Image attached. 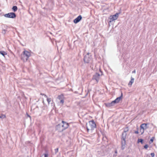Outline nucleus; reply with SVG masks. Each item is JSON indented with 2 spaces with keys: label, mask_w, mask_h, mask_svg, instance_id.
<instances>
[{
  "label": "nucleus",
  "mask_w": 157,
  "mask_h": 157,
  "mask_svg": "<svg viewBox=\"0 0 157 157\" xmlns=\"http://www.w3.org/2000/svg\"><path fill=\"white\" fill-rule=\"evenodd\" d=\"M144 129H143L141 128V129H140V132L141 133V134H142L144 132Z\"/></svg>",
  "instance_id": "nucleus-25"
},
{
  "label": "nucleus",
  "mask_w": 157,
  "mask_h": 157,
  "mask_svg": "<svg viewBox=\"0 0 157 157\" xmlns=\"http://www.w3.org/2000/svg\"><path fill=\"white\" fill-rule=\"evenodd\" d=\"M61 126H59V128H57V126H56V129H57V130H58V131H59V132H62V131H60V129H60V128H61Z\"/></svg>",
  "instance_id": "nucleus-23"
},
{
  "label": "nucleus",
  "mask_w": 157,
  "mask_h": 157,
  "mask_svg": "<svg viewBox=\"0 0 157 157\" xmlns=\"http://www.w3.org/2000/svg\"><path fill=\"white\" fill-rule=\"evenodd\" d=\"M17 7L16 6H13L12 8V10L14 12L16 11L17 10Z\"/></svg>",
  "instance_id": "nucleus-17"
},
{
  "label": "nucleus",
  "mask_w": 157,
  "mask_h": 157,
  "mask_svg": "<svg viewBox=\"0 0 157 157\" xmlns=\"http://www.w3.org/2000/svg\"><path fill=\"white\" fill-rule=\"evenodd\" d=\"M41 94L42 95H44V97H45L47 98H48V97L46 96V95L45 94Z\"/></svg>",
  "instance_id": "nucleus-32"
},
{
  "label": "nucleus",
  "mask_w": 157,
  "mask_h": 157,
  "mask_svg": "<svg viewBox=\"0 0 157 157\" xmlns=\"http://www.w3.org/2000/svg\"><path fill=\"white\" fill-rule=\"evenodd\" d=\"M92 59L91 55L90 53H88L84 57V61L85 63H91L92 62Z\"/></svg>",
  "instance_id": "nucleus-3"
},
{
  "label": "nucleus",
  "mask_w": 157,
  "mask_h": 157,
  "mask_svg": "<svg viewBox=\"0 0 157 157\" xmlns=\"http://www.w3.org/2000/svg\"><path fill=\"white\" fill-rule=\"evenodd\" d=\"M0 54L2 55L3 56H4L5 55L7 54V53L4 51H0Z\"/></svg>",
  "instance_id": "nucleus-16"
},
{
  "label": "nucleus",
  "mask_w": 157,
  "mask_h": 157,
  "mask_svg": "<svg viewBox=\"0 0 157 157\" xmlns=\"http://www.w3.org/2000/svg\"><path fill=\"white\" fill-rule=\"evenodd\" d=\"M30 56L31 53L30 52L25 50L23 51V54L21 55V59L24 62H26Z\"/></svg>",
  "instance_id": "nucleus-1"
},
{
  "label": "nucleus",
  "mask_w": 157,
  "mask_h": 157,
  "mask_svg": "<svg viewBox=\"0 0 157 157\" xmlns=\"http://www.w3.org/2000/svg\"><path fill=\"white\" fill-rule=\"evenodd\" d=\"M51 98H47V101L48 102V104H49L50 102H51Z\"/></svg>",
  "instance_id": "nucleus-20"
},
{
  "label": "nucleus",
  "mask_w": 157,
  "mask_h": 157,
  "mask_svg": "<svg viewBox=\"0 0 157 157\" xmlns=\"http://www.w3.org/2000/svg\"><path fill=\"white\" fill-rule=\"evenodd\" d=\"M151 156L152 157H153L154 156H155V154L154 153H151Z\"/></svg>",
  "instance_id": "nucleus-29"
},
{
  "label": "nucleus",
  "mask_w": 157,
  "mask_h": 157,
  "mask_svg": "<svg viewBox=\"0 0 157 157\" xmlns=\"http://www.w3.org/2000/svg\"><path fill=\"white\" fill-rule=\"evenodd\" d=\"M44 157H48V154H44Z\"/></svg>",
  "instance_id": "nucleus-31"
},
{
  "label": "nucleus",
  "mask_w": 157,
  "mask_h": 157,
  "mask_svg": "<svg viewBox=\"0 0 157 157\" xmlns=\"http://www.w3.org/2000/svg\"><path fill=\"white\" fill-rule=\"evenodd\" d=\"M58 149L57 148L56 149V152H57L58 151Z\"/></svg>",
  "instance_id": "nucleus-36"
},
{
  "label": "nucleus",
  "mask_w": 157,
  "mask_h": 157,
  "mask_svg": "<svg viewBox=\"0 0 157 157\" xmlns=\"http://www.w3.org/2000/svg\"><path fill=\"white\" fill-rule=\"evenodd\" d=\"M4 16L6 17L14 18L16 17L15 14L13 13H10L6 14Z\"/></svg>",
  "instance_id": "nucleus-5"
},
{
  "label": "nucleus",
  "mask_w": 157,
  "mask_h": 157,
  "mask_svg": "<svg viewBox=\"0 0 157 157\" xmlns=\"http://www.w3.org/2000/svg\"><path fill=\"white\" fill-rule=\"evenodd\" d=\"M143 140L141 139H139L138 140V143L141 142L142 144L143 143Z\"/></svg>",
  "instance_id": "nucleus-18"
},
{
  "label": "nucleus",
  "mask_w": 157,
  "mask_h": 157,
  "mask_svg": "<svg viewBox=\"0 0 157 157\" xmlns=\"http://www.w3.org/2000/svg\"><path fill=\"white\" fill-rule=\"evenodd\" d=\"M59 126H61V128L59 129L60 130L63 131L68 127L69 125L68 123L63 121L61 123L57 125V128H59Z\"/></svg>",
  "instance_id": "nucleus-4"
},
{
  "label": "nucleus",
  "mask_w": 157,
  "mask_h": 157,
  "mask_svg": "<svg viewBox=\"0 0 157 157\" xmlns=\"http://www.w3.org/2000/svg\"><path fill=\"white\" fill-rule=\"evenodd\" d=\"M118 17V13H116L115 15L110 16L109 17V19L110 20V22H111L116 20Z\"/></svg>",
  "instance_id": "nucleus-6"
},
{
  "label": "nucleus",
  "mask_w": 157,
  "mask_h": 157,
  "mask_svg": "<svg viewBox=\"0 0 157 157\" xmlns=\"http://www.w3.org/2000/svg\"><path fill=\"white\" fill-rule=\"evenodd\" d=\"M60 103L62 105H63L64 103V99L59 100Z\"/></svg>",
  "instance_id": "nucleus-19"
},
{
  "label": "nucleus",
  "mask_w": 157,
  "mask_h": 157,
  "mask_svg": "<svg viewBox=\"0 0 157 157\" xmlns=\"http://www.w3.org/2000/svg\"><path fill=\"white\" fill-rule=\"evenodd\" d=\"M105 105L107 107H111L113 106L114 105L112 102L110 103H108L105 104Z\"/></svg>",
  "instance_id": "nucleus-12"
},
{
  "label": "nucleus",
  "mask_w": 157,
  "mask_h": 157,
  "mask_svg": "<svg viewBox=\"0 0 157 157\" xmlns=\"http://www.w3.org/2000/svg\"><path fill=\"white\" fill-rule=\"evenodd\" d=\"M96 125L94 122L93 121H89L88 123L86 124V128L88 132L89 130H92L95 128Z\"/></svg>",
  "instance_id": "nucleus-2"
},
{
  "label": "nucleus",
  "mask_w": 157,
  "mask_h": 157,
  "mask_svg": "<svg viewBox=\"0 0 157 157\" xmlns=\"http://www.w3.org/2000/svg\"><path fill=\"white\" fill-rule=\"evenodd\" d=\"M28 117H30V116L29 115H28Z\"/></svg>",
  "instance_id": "nucleus-37"
},
{
  "label": "nucleus",
  "mask_w": 157,
  "mask_h": 157,
  "mask_svg": "<svg viewBox=\"0 0 157 157\" xmlns=\"http://www.w3.org/2000/svg\"><path fill=\"white\" fill-rule=\"evenodd\" d=\"M98 79V74L96 73V75L93 76V80H95L96 82H97Z\"/></svg>",
  "instance_id": "nucleus-9"
},
{
  "label": "nucleus",
  "mask_w": 157,
  "mask_h": 157,
  "mask_svg": "<svg viewBox=\"0 0 157 157\" xmlns=\"http://www.w3.org/2000/svg\"><path fill=\"white\" fill-rule=\"evenodd\" d=\"M122 141H121V147L122 149H124L125 144V140L124 139H122Z\"/></svg>",
  "instance_id": "nucleus-10"
},
{
  "label": "nucleus",
  "mask_w": 157,
  "mask_h": 157,
  "mask_svg": "<svg viewBox=\"0 0 157 157\" xmlns=\"http://www.w3.org/2000/svg\"><path fill=\"white\" fill-rule=\"evenodd\" d=\"M6 30H5V29H3L2 30V33L3 34H5L6 33Z\"/></svg>",
  "instance_id": "nucleus-27"
},
{
  "label": "nucleus",
  "mask_w": 157,
  "mask_h": 157,
  "mask_svg": "<svg viewBox=\"0 0 157 157\" xmlns=\"http://www.w3.org/2000/svg\"><path fill=\"white\" fill-rule=\"evenodd\" d=\"M128 128H125L124 129V132H125V133H126V132H127V131H128Z\"/></svg>",
  "instance_id": "nucleus-28"
},
{
  "label": "nucleus",
  "mask_w": 157,
  "mask_h": 157,
  "mask_svg": "<svg viewBox=\"0 0 157 157\" xmlns=\"http://www.w3.org/2000/svg\"><path fill=\"white\" fill-rule=\"evenodd\" d=\"M126 135L127 134L125 132H123L122 136V139L125 140Z\"/></svg>",
  "instance_id": "nucleus-15"
},
{
  "label": "nucleus",
  "mask_w": 157,
  "mask_h": 157,
  "mask_svg": "<svg viewBox=\"0 0 157 157\" xmlns=\"http://www.w3.org/2000/svg\"><path fill=\"white\" fill-rule=\"evenodd\" d=\"M147 124L144 123L141 124L140 125V128L143 129L144 130L147 129L148 127H147Z\"/></svg>",
  "instance_id": "nucleus-8"
},
{
  "label": "nucleus",
  "mask_w": 157,
  "mask_h": 157,
  "mask_svg": "<svg viewBox=\"0 0 157 157\" xmlns=\"http://www.w3.org/2000/svg\"><path fill=\"white\" fill-rule=\"evenodd\" d=\"M138 133H139V132H138V131H136L135 132V133L136 134H138Z\"/></svg>",
  "instance_id": "nucleus-34"
},
{
  "label": "nucleus",
  "mask_w": 157,
  "mask_h": 157,
  "mask_svg": "<svg viewBox=\"0 0 157 157\" xmlns=\"http://www.w3.org/2000/svg\"><path fill=\"white\" fill-rule=\"evenodd\" d=\"M134 78L132 77L131 78V80L128 83V85L130 87L132 86V83L134 82Z\"/></svg>",
  "instance_id": "nucleus-11"
},
{
  "label": "nucleus",
  "mask_w": 157,
  "mask_h": 157,
  "mask_svg": "<svg viewBox=\"0 0 157 157\" xmlns=\"http://www.w3.org/2000/svg\"><path fill=\"white\" fill-rule=\"evenodd\" d=\"M154 138H155L154 137H152L151 139L150 140V141L149 142L151 144V143H152L153 142V141L154 139Z\"/></svg>",
  "instance_id": "nucleus-22"
},
{
  "label": "nucleus",
  "mask_w": 157,
  "mask_h": 157,
  "mask_svg": "<svg viewBox=\"0 0 157 157\" xmlns=\"http://www.w3.org/2000/svg\"><path fill=\"white\" fill-rule=\"evenodd\" d=\"M103 140H106V137H103Z\"/></svg>",
  "instance_id": "nucleus-33"
},
{
  "label": "nucleus",
  "mask_w": 157,
  "mask_h": 157,
  "mask_svg": "<svg viewBox=\"0 0 157 157\" xmlns=\"http://www.w3.org/2000/svg\"><path fill=\"white\" fill-rule=\"evenodd\" d=\"M102 75V73L101 71L100 70H99V76L100 75Z\"/></svg>",
  "instance_id": "nucleus-26"
},
{
  "label": "nucleus",
  "mask_w": 157,
  "mask_h": 157,
  "mask_svg": "<svg viewBox=\"0 0 157 157\" xmlns=\"http://www.w3.org/2000/svg\"><path fill=\"white\" fill-rule=\"evenodd\" d=\"M122 94H121V96L120 97L117 98L115 99L117 102L118 103L122 98Z\"/></svg>",
  "instance_id": "nucleus-13"
},
{
  "label": "nucleus",
  "mask_w": 157,
  "mask_h": 157,
  "mask_svg": "<svg viewBox=\"0 0 157 157\" xmlns=\"http://www.w3.org/2000/svg\"><path fill=\"white\" fill-rule=\"evenodd\" d=\"M136 72V71L135 70H134L133 71H132V73H135Z\"/></svg>",
  "instance_id": "nucleus-35"
},
{
  "label": "nucleus",
  "mask_w": 157,
  "mask_h": 157,
  "mask_svg": "<svg viewBox=\"0 0 157 157\" xmlns=\"http://www.w3.org/2000/svg\"><path fill=\"white\" fill-rule=\"evenodd\" d=\"M57 98L59 100L64 99V96L63 94H61L58 96Z\"/></svg>",
  "instance_id": "nucleus-14"
},
{
  "label": "nucleus",
  "mask_w": 157,
  "mask_h": 157,
  "mask_svg": "<svg viewBox=\"0 0 157 157\" xmlns=\"http://www.w3.org/2000/svg\"><path fill=\"white\" fill-rule=\"evenodd\" d=\"M112 103H113L114 106L116 104H117V102L116 101H115V100L114 101H112Z\"/></svg>",
  "instance_id": "nucleus-24"
},
{
  "label": "nucleus",
  "mask_w": 157,
  "mask_h": 157,
  "mask_svg": "<svg viewBox=\"0 0 157 157\" xmlns=\"http://www.w3.org/2000/svg\"><path fill=\"white\" fill-rule=\"evenodd\" d=\"M6 117V116L4 115H2L1 116H0V118L2 119L5 118Z\"/></svg>",
  "instance_id": "nucleus-21"
},
{
  "label": "nucleus",
  "mask_w": 157,
  "mask_h": 157,
  "mask_svg": "<svg viewBox=\"0 0 157 157\" xmlns=\"http://www.w3.org/2000/svg\"><path fill=\"white\" fill-rule=\"evenodd\" d=\"M148 147V146L147 145V144H146L144 146V148H145V149H147V148Z\"/></svg>",
  "instance_id": "nucleus-30"
},
{
  "label": "nucleus",
  "mask_w": 157,
  "mask_h": 157,
  "mask_svg": "<svg viewBox=\"0 0 157 157\" xmlns=\"http://www.w3.org/2000/svg\"><path fill=\"white\" fill-rule=\"evenodd\" d=\"M82 17L81 15H79L74 20V22L75 23H77L79 22L82 19Z\"/></svg>",
  "instance_id": "nucleus-7"
}]
</instances>
